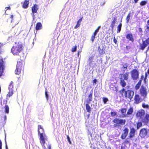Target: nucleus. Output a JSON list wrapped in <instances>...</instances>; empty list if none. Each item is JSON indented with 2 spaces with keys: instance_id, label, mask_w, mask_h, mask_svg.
Wrapping results in <instances>:
<instances>
[{
  "instance_id": "1",
  "label": "nucleus",
  "mask_w": 149,
  "mask_h": 149,
  "mask_svg": "<svg viewBox=\"0 0 149 149\" xmlns=\"http://www.w3.org/2000/svg\"><path fill=\"white\" fill-rule=\"evenodd\" d=\"M38 134H40V143L43 146L45 147V143L46 136L45 133V131L43 127L41 125L38 126Z\"/></svg>"
},
{
  "instance_id": "2",
  "label": "nucleus",
  "mask_w": 149,
  "mask_h": 149,
  "mask_svg": "<svg viewBox=\"0 0 149 149\" xmlns=\"http://www.w3.org/2000/svg\"><path fill=\"white\" fill-rule=\"evenodd\" d=\"M23 49L22 45L19 42H16L15 45L13 46L11 49V52L14 55H18Z\"/></svg>"
},
{
  "instance_id": "3",
  "label": "nucleus",
  "mask_w": 149,
  "mask_h": 149,
  "mask_svg": "<svg viewBox=\"0 0 149 149\" xmlns=\"http://www.w3.org/2000/svg\"><path fill=\"white\" fill-rule=\"evenodd\" d=\"M119 93L122 96L125 97L126 98H128L130 100L132 98L134 94L133 91L130 90L125 91L124 88L119 91Z\"/></svg>"
},
{
  "instance_id": "4",
  "label": "nucleus",
  "mask_w": 149,
  "mask_h": 149,
  "mask_svg": "<svg viewBox=\"0 0 149 149\" xmlns=\"http://www.w3.org/2000/svg\"><path fill=\"white\" fill-rule=\"evenodd\" d=\"M129 73L127 72L125 73L120 74L119 75L120 79V84L121 86L124 87L126 85V83L125 81H127L129 78Z\"/></svg>"
},
{
  "instance_id": "5",
  "label": "nucleus",
  "mask_w": 149,
  "mask_h": 149,
  "mask_svg": "<svg viewBox=\"0 0 149 149\" xmlns=\"http://www.w3.org/2000/svg\"><path fill=\"white\" fill-rule=\"evenodd\" d=\"M24 62L23 60H21L17 62L16 69L15 72L16 74H19L21 71H23L24 70Z\"/></svg>"
},
{
  "instance_id": "6",
  "label": "nucleus",
  "mask_w": 149,
  "mask_h": 149,
  "mask_svg": "<svg viewBox=\"0 0 149 149\" xmlns=\"http://www.w3.org/2000/svg\"><path fill=\"white\" fill-rule=\"evenodd\" d=\"M113 122L114 123V126L116 127L120 125H124L126 123V120L116 118L113 120Z\"/></svg>"
},
{
  "instance_id": "7",
  "label": "nucleus",
  "mask_w": 149,
  "mask_h": 149,
  "mask_svg": "<svg viewBox=\"0 0 149 149\" xmlns=\"http://www.w3.org/2000/svg\"><path fill=\"white\" fill-rule=\"evenodd\" d=\"M132 79L134 80H136L139 78V72L137 70L133 69L130 72Z\"/></svg>"
},
{
  "instance_id": "8",
  "label": "nucleus",
  "mask_w": 149,
  "mask_h": 149,
  "mask_svg": "<svg viewBox=\"0 0 149 149\" xmlns=\"http://www.w3.org/2000/svg\"><path fill=\"white\" fill-rule=\"evenodd\" d=\"M5 63L3 59L0 57V77L3 75L4 71L5 68Z\"/></svg>"
},
{
  "instance_id": "9",
  "label": "nucleus",
  "mask_w": 149,
  "mask_h": 149,
  "mask_svg": "<svg viewBox=\"0 0 149 149\" xmlns=\"http://www.w3.org/2000/svg\"><path fill=\"white\" fill-rule=\"evenodd\" d=\"M148 130L145 128L141 129L140 131L139 135L141 138H143L147 135Z\"/></svg>"
},
{
  "instance_id": "10",
  "label": "nucleus",
  "mask_w": 149,
  "mask_h": 149,
  "mask_svg": "<svg viewBox=\"0 0 149 149\" xmlns=\"http://www.w3.org/2000/svg\"><path fill=\"white\" fill-rule=\"evenodd\" d=\"M140 93L141 95L144 97H146L147 94V89L143 85H142L139 90Z\"/></svg>"
},
{
  "instance_id": "11",
  "label": "nucleus",
  "mask_w": 149,
  "mask_h": 149,
  "mask_svg": "<svg viewBox=\"0 0 149 149\" xmlns=\"http://www.w3.org/2000/svg\"><path fill=\"white\" fill-rule=\"evenodd\" d=\"M129 132V129L127 127H125L123 130L120 137L122 139H125L128 134Z\"/></svg>"
},
{
  "instance_id": "12",
  "label": "nucleus",
  "mask_w": 149,
  "mask_h": 149,
  "mask_svg": "<svg viewBox=\"0 0 149 149\" xmlns=\"http://www.w3.org/2000/svg\"><path fill=\"white\" fill-rule=\"evenodd\" d=\"M148 45H149V37L142 42V44L140 45V49L143 50Z\"/></svg>"
},
{
  "instance_id": "13",
  "label": "nucleus",
  "mask_w": 149,
  "mask_h": 149,
  "mask_svg": "<svg viewBox=\"0 0 149 149\" xmlns=\"http://www.w3.org/2000/svg\"><path fill=\"white\" fill-rule=\"evenodd\" d=\"M145 114V112L143 109H141L139 110L137 112L136 114V116L137 117L142 118L144 116Z\"/></svg>"
},
{
  "instance_id": "14",
  "label": "nucleus",
  "mask_w": 149,
  "mask_h": 149,
  "mask_svg": "<svg viewBox=\"0 0 149 149\" xmlns=\"http://www.w3.org/2000/svg\"><path fill=\"white\" fill-rule=\"evenodd\" d=\"M135 131V130L134 127H132L130 129L129 134L128 137V138L131 139L134 137Z\"/></svg>"
},
{
  "instance_id": "15",
  "label": "nucleus",
  "mask_w": 149,
  "mask_h": 149,
  "mask_svg": "<svg viewBox=\"0 0 149 149\" xmlns=\"http://www.w3.org/2000/svg\"><path fill=\"white\" fill-rule=\"evenodd\" d=\"M134 103L138 104L141 102V100L140 96L137 94H135L134 98Z\"/></svg>"
},
{
  "instance_id": "16",
  "label": "nucleus",
  "mask_w": 149,
  "mask_h": 149,
  "mask_svg": "<svg viewBox=\"0 0 149 149\" xmlns=\"http://www.w3.org/2000/svg\"><path fill=\"white\" fill-rule=\"evenodd\" d=\"M127 109L125 108H122L120 109V112L122 115L120 116L119 117L120 118L125 117L127 116V115L126 114L127 111Z\"/></svg>"
},
{
  "instance_id": "17",
  "label": "nucleus",
  "mask_w": 149,
  "mask_h": 149,
  "mask_svg": "<svg viewBox=\"0 0 149 149\" xmlns=\"http://www.w3.org/2000/svg\"><path fill=\"white\" fill-rule=\"evenodd\" d=\"M141 121L146 124H147L149 121V115L146 113L144 118L142 119Z\"/></svg>"
},
{
  "instance_id": "18",
  "label": "nucleus",
  "mask_w": 149,
  "mask_h": 149,
  "mask_svg": "<svg viewBox=\"0 0 149 149\" xmlns=\"http://www.w3.org/2000/svg\"><path fill=\"white\" fill-rule=\"evenodd\" d=\"M38 9V6L37 4H35L31 8L32 13L33 15L35 13H36Z\"/></svg>"
},
{
  "instance_id": "19",
  "label": "nucleus",
  "mask_w": 149,
  "mask_h": 149,
  "mask_svg": "<svg viewBox=\"0 0 149 149\" xmlns=\"http://www.w3.org/2000/svg\"><path fill=\"white\" fill-rule=\"evenodd\" d=\"M29 0H25L23 3L22 6V7L24 8H27L29 6Z\"/></svg>"
},
{
  "instance_id": "20",
  "label": "nucleus",
  "mask_w": 149,
  "mask_h": 149,
  "mask_svg": "<svg viewBox=\"0 0 149 149\" xmlns=\"http://www.w3.org/2000/svg\"><path fill=\"white\" fill-rule=\"evenodd\" d=\"M126 36V38L129 40L131 41L132 42H133L134 40L132 34L131 33L127 34Z\"/></svg>"
},
{
  "instance_id": "21",
  "label": "nucleus",
  "mask_w": 149,
  "mask_h": 149,
  "mask_svg": "<svg viewBox=\"0 0 149 149\" xmlns=\"http://www.w3.org/2000/svg\"><path fill=\"white\" fill-rule=\"evenodd\" d=\"M42 28V25L40 22H37L36 25V30L37 31L41 29Z\"/></svg>"
},
{
  "instance_id": "22",
  "label": "nucleus",
  "mask_w": 149,
  "mask_h": 149,
  "mask_svg": "<svg viewBox=\"0 0 149 149\" xmlns=\"http://www.w3.org/2000/svg\"><path fill=\"white\" fill-rule=\"evenodd\" d=\"M116 20V18L115 17L113 19V20L111 22L110 26L111 27L112 30H113V28L115 26Z\"/></svg>"
},
{
  "instance_id": "23",
  "label": "nucleus",
  "mask_w": 149,
  "mask_h": 149,
  "mask_svg": "<svg viewBox=\"0 0 149 149\" xmlns=\"http://www.w3.org/2000/svg\"><path fill=\"white\" fill-rule=\"evenodd\" d=\"M92 95H93V91L91 92L90 94L88 96V100L87 101V102L88 104L90 103L91 101H92Z\"/></svg>"
},
{
  "instance_id": "24",
  "label": "nucleus",
  "mask_w": 149,
  "mask_h": 149,
  "mask_svg": "<svg viewBox=\"0 0 149 149\" xmlns=\"http://www.w3.org/2000/svg\"><path fill=\"white\" fill-rule=\"evenodd\" d=\"M83 17H82L81 18L79 19L77 21V24L74 27V28L76 29L79 27L80 25L81 22L82 21Z\"/></svg>"
},
{
  "instance_id": "25",
  "label": "nucleus",
  "mask_w": 149,
  "mask_h": 149,
  "mask_svg": "<svg viewBox=\"0 0 149 149\" xmlns=\"http://www.w3.org/2000/svg\"><path fill=\"white\" fill-rule=\"evenodd\" d=\"M98 49L99 50V52L100 55H103L105 54V52L104 51V49H100V46H99L98 47Z\"/></svg>"
},
{
  "instance_id": "26",
  "label": "nucleus",
  "mask_w": 149,
  "mask_h": 149,
  "mask_svg": "<svg viewBox=\"0 0 149 149\" xmlns=\"http://www.w3.org/2000/svg\"><path fill=\"white\" fill-rule=\"evenodd\" d=\"M133 112V109L132 107H130L128 109L127 111V115H131Z\"/></svg>"
},
{
  "instance_id": "27",
  "label": "nucleus",
  "mask_w": 149,
  "mask_h": 149,
  "mask_svg": "<svg viewBox=\"0 0 149 149\" xmlns=\"http://www.w3.org/2000/svg\"><path fill=\"white\" fill-rule=\"evenodd\" d=\"M141 81H139L137 84L135 86V89L136 90H138L140 86H141Z\"/></svg>"
},
{
  "instance_id": "28",
  "label": "nucleus",
  "mask_w": 149,
  "mask_h": 149,
  "mask_svg": "<svg viewBox=\"0 0 149 149\" xmlns=\"http://www.w3.org/2000/svg\"><path fill=\"white\" fill-rule=\"evenodd\" d=\"M88 104H89L87 103V104H86V107L87 112L88 113H90L91 111V109Z\"/></svg>"
},
{
  "instance_id": "29",
  "label": "nucleus",
  "mask_w": 149,
  "mask_h": 149,
  "mask_svg": "<svg viewBox=\"0 0 149 149\" xmlns=\"http://www.w3.org/2000/svg\"><path fill=\"white\" fill-rule=\"evenodd\" d=\"M122 26V24L121 23H119L117 26V33H120L121 31Z\"/></svg>"
},
{
  "instance_id": "30",
  "label": "nucleus",
  "mask_w": 149,
  "mask_h": 149,
  "mask_svg": "<svg viewBox=\"0 0 149 149\" xmlns=\"http://www.w3.org/2000/svg\"><path fill=\"white\" fill-rule=\"evenodd\" d=\"M14 83L13 81H11L9 86L8 88L9 90H13V89L14 88Z\"/></svg>"
},
{
  "instance_id": "31",
  "label": "nucleus",
  "mask_w": 149,
  "mask_h": 149,
  "mask_svg": "<svg viewBox=\"0 0 149 149\" xmlns=\"http://www.w3.org/2000/svg\"><path fill=\"white\" fill-rule=\"evenodd\" d=\"M142 123L141 122H139L136 123V128L138 129L140 127L142 126Z\"/></svg>"
},
{
  "instance_id": "32",
  "label": "nucleus",
  "mask_w": 149,
  "mask_h": 149,
  "mask_svg": "<svg viewBox=\"0 0 149 149\" xmlns=\"http://www.w3.org/2000/svg\"><path fill=\"white\" fill-rule=\"evenodd\" d=\"M5 112L6 113H8L9 112V108L8 105H6L5 107Z\"/></svg>"
},
{
  "instance_id": "33",
  "label": "nucleus",
  "mask_w": 149,
  "mask_h": 149,
  "mask_svg": "<svg viewBox=\"0 0 149 149\" xmlns=\"http://www.w3.org/2000/svg\"><path fill=\"white\" fill-rule=\"evenodd\" d=\"M100 26H99L95 30V31H94V32L93 33V34L95 35H96L97 34V33H98V32L99 31V29H100Z\"/></svg>"
},
{
  "instance_id": "34",
  "label": "nucleus",
  "mask_w": 149,
  "mask_h": 149,
  "mask_svg": "<svg viewBox=\"0 0 149 149\" xmlns=\"http://www.w3.org/2000/svg\"><path fill=\"white\" fill-rule=\"evenodd\" d=\"M93 57L94 56H91L89 58L88 61L89 62V64H91V63H92L93 61Z\"/></svg>"
},
{
  "instance_id": "35",
  "label": "nucleus",
  "mask_w": 149,
  "mask_h": 149,
  "mask_svg": "<svg viewBox=\"0 0 149 149\" xmlns=\"http://www.w3.org/2000/svg\"><path fill=\"white\" fill-rule=\"evenodd\" d=\"M147 3V2L146 1H142L140 3V5L141 6H143L144 5H145Z\"/></svg>"
},
{
  "instance_id": "36",
  "label": "nucleus",
  "mask_w": 149,
  "mask_h": 149,
  "mask_svg": "<svg viewBox=\"0 0 149 149\" xmlns=\"http://www.w3.org/2000/svg\"><path fill=\"white\" fill-rule=\"evenodd\" d=\"M96 36V35L93 34H92L91 39V41L92 42H94L95 39V38Z\"/></svg>"
},
{
  "instance_id": "37",
  "label": "nucleus",
  "mask_w": 149,
  "mask_h": 149,
  "mask_svg": "<svg viewBox=\"0 0 149 149\" xmlns=\"http://www.w3.org/2000/svg\"><path fill=\"white\" fill-rule=\"evenodd\" d=\"M130 13L127 15V17L126 18V19L127 21V22L128 23L130 20Z\"/></svg>"
},
{
  "instance_id": "38",
  "label": "nucleus",
  "mask_w": 149,
  "mask_h": 149,
  "mask_svg": "<svg viewBox=\"0 0 149 149\" xmlns=\"http://www.w3.org/2000/svg\"><path fill=\"white\" fill-rule=\"evenodd\" d=\"M77 46L76 45H75L71 49V52H74L76 51L77 50Z\"/></svg>"
},
{
  "instance_id": "39",
  "label": "nucleus",
  "mask_w": 149,
  "mask_h": 149,
  "mask_svg": "<svg viewBox=\"0 0 149 149\" xmlns=\"http://www.w3.org/2000/svg\"><path fill=\"white\" fill-rule=\"evenodd\" d=\"M142 107L144 108L148 109L149 108V106L148 104H146L144 103L142 104Z\"/></svg>"
},
{
  "instance_id": "40",
  "label": "nucleus",
  "mask_w": 149,
  "mask_h": 149,
  "mask_svg": "<svg viewBox=\"0 0 149 149\" xmlns=\"http://www.w3.org/2000/svg\"><path fill=\"white\" fill-rule=\"evenodd\" d=\"M9 91L8 93V96L10 97L12 96L13 94V90H9Z\"/></svg>"
},
{
  "instance_id": "41",
  "label": "nucleus",
  "mask_w": 149,
  "mask_h": 149,
  "mask_svg": "<svg viewBox=\"0 0 149 149\" xmlns=\"http://www.w3.org/2000/svg\"><path fill=\"white\" fill-rule=\"evenodd\" d=\"M147 77H148V75L146 74L145 75V77L143 79V81H144V82L145 84H147V81H146V79H147Z\"/></svg>"
},
{
  "instance_id": "42",
  "label": "nucleus",
  "mask_w": 149,
  "mask_h": 149,
  "mask_svg": "<svg viewBox=\"0 0 149 149\" xmlns=\"http://www.w3.org/2000/svg\"><path fill=\"white\" fill-rule=\"evenodd\" d=\"M103 100L104 104H106L107 102L108 101V99L106 97H103Z\"/></svg>"
},
{
  "instance_id": "43",
  "label": "nucleus",
  "mask_w": 149,
  "mask_h": 149,
  "mask_svg": "<svg viewBox=\"0 0 149 149\" xmlns=\"http://www.w3.org/2000/svg\"><path fill=\"white\" fill-rule=\"evenodd\" d=\"M128 139L129 138L128 137L126 139L125 141L123 143V144H128V143H129L130 141L128 140Z\"/></svg>"
},
{
  "instance_id": "44",
  "label": "nucleus",
  "mask_w": 149,
  "mask_h": 149,
  "mask_svg": "<svg viewBox=\"0 0 149 149\" xmlns=\"http://www.w3.org/2000/svg\"><path fill=\"white\" fill-rule=\"evenodd\" d=\"M110 114L111 116L113 117L116 116L117 114L115 112H111Z\"/></svg>"
},
{
  "instance_id": "45",
  "label": "nucleus",
  "mask_w": 149,
  "mask_h": 149,
  "mask_svg": "<svg viewBox=\"0 0 149 149\" xmlns=\"http://www.w3.org/2000/svg\"><path fill=\"white\" fill-rule=\"evenodd\" d=\"M67 139L68 141L70 144H71V142L70 141V139L68 135H67Z\"/></svg>"
},
{
  "instance_id": "46",
  "label": "nucleus",
  "mask_w": 149,
  "mask_h": 149,
  "mask_svg": "<svg viewBox=\"0 0 149 149\" xmlns=\"http://www.w3.org/2000/svg\"><path fill=\"white\" fill-rule=\"evenodd\" d=\"M45 95L46 98L48 100V95L47 94V92L46 91H45Z\"/></svg>"
},
{
  "instance_id": "47",
  "label": "nucleus",
  "mask_w": 149,
  "mask_h": 149,
  "mask_svg": "<svg viewBox=\"0 0 149 149\" xmlns=\"http://www.w3.org/2000/svg\"><path fill=\"white\" fill-rule=\"evenodd\" d=\"M5 9H6V10H5V14H6V11L8 9H9V10H10L11 8L10 7H6L5 8Z\"/></svg>"
},
{
  "instance_id": "48",
  "label": "nucleus",
  "mask_w": 149,
  "mask_h": 149,
  "mask_svg": "<svg viewBox=\"0 0 149 149\" xmlns=\"http://www.w3.org/2000/svg\"><path fill=\"white\" fill-rule=\"evenodd\" d=\"M147 23L148 25H147L146 26L147 29L149 31V19L148 20Z\"/></svg>"
},
{
  "instance_id": "49",
  "label": "nucleus",
  "mask_w": 149,
  "mask_h": 149,
  "mask_svg": "<svg viewBox=\"0 0 149 149\" xmlns=\"http://www.w3.org/2000/svg\"><path fill=\"white\" fill-rule=\"evenodd\" d=\"M113 42L116 45L117 44V40L116 39V38H115V37H114V38H113Z\"/></svg>"
},
{
  "instance_id": "50",
  "label": "nucleus",
  "mask_w": 149,
  "mask_h": 149,
  "mask_svg": "<svg viewBox=\"0 0 149 149\" xmlns=\"http://www.w3.org/2000/svg\"><path fill=\"white\" fill-rule=\"evenodd\" d=\"M14 17V16L12 15H11L10 17V18L11 19V22H12L13 21V18Z\"/></svg>"
},
{
  "instance_id": "51",
  "label": "nucleus",
  "mask_w": 149,
  "mask_h": 149,
  "mask_svg": "<svg viewBox=\"0 0 149 149\" xmlns=\"http://www.w3.org/2000/svg\"><path fill=\"white\" fill-rule=\"evenodd\" d=\"M144 78V76L143 75H142L141 76V79H140L139 80V81H141V82H142V80H143V78Z\"/></svg>"
},
{
  "instance_id": "52",
  "label": "nucleus",
  "mask_w": 149,
  "mask_h": 149,
  "mask_svg": "<svg viewBox=\"0 0 149 149\" xmlns=\"http://www.w3.org/2000/svg\"><path fill=\"white\" fill-rule=\"evenodd\" d=\"M2 143L1 140H0V149H2Z\"/></svg>"
},
{
  "instance_id": "53",
  "label": "nucleus",
  "mask_w": 149,
  "mask_h": 149,
  "mask_svg": "<svg viewBox=\"0 0 149 149\" xmlns=\"http://www.w3.org/2000/svg\"><path fill=\"white\" fill-rule=\"evenodd\" d=\"M128 65L126 63L125 65H123V67L124 68L127 69Z\"/></svg>"
},
{
  "instance_id": "54",
  "label": "nucleus",
  "mask_w": 149,
  "mask_h": 149,
  "mask_svg": "<svg viewBox=\"0 0 149 149\" xmlns=\"http://www.w3.org/2000/svg\"><path fill=\"white\" fill-rule=\"evenodd\" d=\"M126 48L127 49H129L131 48V47L130 46H127Z\"/></svg>"
},
{
  "instance_id": "55",
  "label": "nucleus",
  "mask_w": 149,
  "mask_h": 149,
  "mask_svg": "<svg viewBox=\"0 0 149 149\" xmlns=\"http://www.w3.org/2000/svg\"><path fill=\"white\" fill-rule=\"evenodd\" d=\"M146 74L147 75H148V74H149V68H148V70L147 72H146L145 73V75H146Z\"/></svg>"
},
{
  "instance_id": "56",
  "label": "nucleus",
  "mask_w": 149,
  "mask_h": 149,
  "mask_svg": "<svg viewBox=\"0 0 149 149\" xmlns=\"http://www.w3.org/2000/svg\"><path fill=\"white\" fill-rule=\"evenodd\" d=\"M97 81V79H95L93 80V83H95V84H96Z\"/></svg>"
},
{
  "instance_id": "57",
  "label": "nucleus",
  "mask_w": 149,
  "mask_h": 149,
  "mask_svg": "<svg viewBox=\"0 0 149 149\" xmlns=\"http://www.w3.org/2000/svg\"><path fill=\"white\" fill-rule=\"evenodd\" d=\"M48 149H51V145H49L48 147Z\"/></svg>"
},
{
  "instance_id": "58",
  "label": "nucleus",
  "mask_w": 149,
  "mask_h": 149,
  "mask_svg": "<svg viewBox=\"0 0 149 149\" xmlns=\"http://www.w3.org/2000/svg\"><path fill=\"white\" fill-rule=\"evenodd\" d=\"M139 0H134V3H137V2H138V1Z\"/></svg>"
},
{
  "instance_id": "59",
  "label": "nucleus",
  "mask_w": 149,
  "mask_h": 149,
  "mask_svg": "<svg viewBox=\"0 0 149 149\" xmlns=\"http://www.w3.org/2000/svg\"><path fill=\"white\" fill-rule=\"evenodd\" d=\"M121 149H125V147L124 146H121Z\"/></svg>"
},
{
  "instance_id": "60",
  "label": "nucleus",
  "mask_w": 149,
  "mask_h": 149,
  "mask_svg": "<svg viewBox=\"0 0 149 149\" xmlns=\"http://www.w3.org/2000/svg\"><path fill=\"white\" fill-rule=\"evenodd\" d=\"M148 50H149V46L148 47L146 52H147Z\"/></svg>"
},
{
  "instance_id": "61",
  "label": "nucleus",
  "mask_w": 149,
  "mask_h": 149,
  "mask_svg": "<svg viewBox=\"0 0 149 149\" xmlns=\"http://www.w3.org/2000/svg\"><path fill=\"white\" fill-rule=\"evenodd\" d=\"M107 149H111V147H108Z\"/></svg>"
},
{
  "instance_id": "62",
  "label": "nucleus",
  "mask_w": 149,
  "mask_h": 149,
  "mask_svg": "<svg viewBox=\"0 0 149 149\" xmlns=\"http://www.w3.org/2000/svg\"><path fill=\"white\" fill-rule=\"evenodd\" d=\"M6 149H8L6 145Z\"/></svg>"
},
{
  "instance_id": "63",
  "label": "nucleus",
  "mask_w": 149,
  "mask_h": 149,
  "mask_svg": "<svg viewBox=\"0 0 149 149\" xmlns=\"http://www.w3.org/2000/svg\"><path fill=\"white\" fill-rule=\"evenodd\" d=\"M2 50L1 49H0V54H1V52H2Z\"/></svg>"
},
{
  "instance_id": "64",
  "label": "nucleus",
  "mask_w": 149,
  "mask_h": 149,
  "mask_svg": "<svg viewBox=\"0 0 149 149\" xmlns=\"http://www.w3.org/2000/svg\"><path fill=\"white\" fill-rule=\"evenodd\" d=\"M148 57H149V56H148Z\"/></svg>"
}]
</instances>
